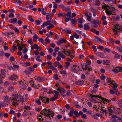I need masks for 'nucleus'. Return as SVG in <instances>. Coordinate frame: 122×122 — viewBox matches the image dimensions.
Returning <instances> with one entry per match:
<instances>
[{
  "mask_svg": "<svg viewBox=\"0 0 122 122\" xmlns=\"http://www.w3.org/2000/svg\"><path fill=\"white\" fill-rule=\"evenodd\" d=\"M4 97L5 102L9 103L11 101L12 102V104L15 106L18 105L20 102H23L24 101L23 97L18 95L17 92L12 93L11 98L9 99V97L7 96H6Z\"/></svg>",
  "mask_w": 122,
  "mask_h": 122,
  "instance_id": "obj_1",
  "label": "nucleus"
},
{
  "mask_svg": "<svg viewBox=\"0 0 122 122\" xmlns=\"http://www.w3.org/2000/svg\"><path fill=\"white\" fill-rule=\"evenodd\" d=\"M41 114L46 116V117L48 118H50L51 117H53L54 115V113L49 109H44L41 111Z\"/></svg>",
  "mask_w": 122,
  "mask_h": 122,
  "instance_id": "obj_2",
  "label": "nucleus"
},
{
  "mask_svg": "<svg viewBox=\"0 0 122 122\" xmlns=\"http://www.w3.org/2000/svg\"><path fill=\"white\" fill-rule=\"evenodd\" d=\"M102 8L106 11V13L108 15H112V12L113 11V7L112 6H109L105 4L102 6Z\"/></svg>",
  "mask_w": 122,
  "mask_h": 122,
  "instance_id": "obj_3",
  "label": "nucleus"
},
{
  "mask_svg": "<svg viewBox=\"0 0 122 122\" xmlns=\"http://www.w3.org/2000/svg\"><path fill=\"white\" fill-rule=\"evenodd\" d=\"M67 49V45H66V46H63L62 47L63 50L62 51L63 53L67 56H70L71 58L73 59L74 57L73 54L71 51L68 50L66 51Z\"/></svg>",
  "mask_w": 122,
  "mask_h": 122,
  "instance_id": "obj_4",
  "label": "nucleus"
},
{
  "mask_svg": "<svg viewBox=\"0 0 122 122\" xmlns=\"http://www.w3.org/2000/svg\"><path fill=\"white\" fill-rule=\"evenodd\" d=\"M90 97L89 99V100L93 102L97 103L98 101H97V99H98L97 98L99 99H101L102 97L98 95H92L91 94H90Z\"/></svg>",
  "mask_w": 122,
  "mask_h": 122,
  "instance_id": "obj_5",
  "label": "nucleus"
},
{
  "mask_svg": "<svg viewBox=\"0 0 122 122\" xmlns=\"http://www.w3.org/2000/svg\"><path fill=\"white\" fill-rule=\"evenodd\" d=\"M114 27L113 30L115 34L116 35L117 32L122 31V25L119 24H116L114 25Z\"/></svg>",
  "mask_w": 122,
  "mask_h": 122,
  "instance_id": "obj_6",
  "label": "nucleus"
},
{
  "mask_svg": "<svg viewBox=\"0 0 122 122\" xmlns=\"http://www.w3.org/2000/svg\"><path fill=\"white\" fill-rule=\"evenodd\" d=\"M71 70L72 71L77 74L79 73V71L81 70L79 66L76 65H74L71 66Z\"/></svg>",
  "mask_w": 122,
  "mask_h": 122,
  "instance_id": "obj_7",
  "label": "nucleus"
},
{
  "mask_svg": "<svg viewBox=\"0 0 122 122\" xmlns=\"http://www.w3.org/2000/svg\"><path fill=\"white\" fill-rule=\"evenodd\" d=\"M39 99L42 101L43 103H45V104H48L49 102V99L48 98L45 97L44 96L42 97L39 96Z\"/></svg>",
  "mask_w": 122,
  "mask_h": 122,
  "instance_id": "obj_8",
  "label": "nucleus"
},
{
  "mask_svg": "<svg viewBox=\"0 0 122 122\" xmlns=\"http://www.w3.org/2000/svg\"><path fill=\"white\" fill-rule=\"evenodd\" d=\"M81 66L82 69H83L84 70H85L86 71L87 70V71H89L92 70V69L91 67L89 68H88V67H89L90 66L89 65H85L84 66V65L81 64Z\"/></svg>",
  "mask_w": 122,
  "mask_h": 122,
  "instance_id": "obj_9",
  "label": "nucleus"
},
{
  "mask_svg": "<svg viewBox=\"0 0 122 122\" xmlns=\"http://www.w3.org/2000/svg\"><path fill=\"white\" fill-rule=\"evenodd\" d=\"M66 41V39L63 38L60 39V40L58 41L57 43V45H60L63 43H65Z\"/></svg>",
  "mask_w": 122,
  "mask_h": 122,
  "instance_id": "obj_10",
  "label": "nucleus"
},
{
  "mask_svg": "<svg viewBox=\"0 0 122 122\" xmlns=\"http://www.w3.org/2000/svg\"><path fill=\"white\" fill-rule=\"evenodd\" d=\"M35 78V80H37L38 81L40 82H42L44 81L46 79L45 78L43 77L39 76L37 77L36 78Z\"/></svg>",
  "mask_w": 122,
  "mask_h": 122,
  "instance_id": "obj_11",
  "label": "nucleus"
},
{
  "mask_svg": "<svg viewBox=\"0 0 122 122\" xmlns=\"http://www.w3.org/2000/svg\"><path fill=\"white\" fill-rule=\"evenodd\" d=\"M106 80L107 83H108V84L109 85L111 86H112L111 84H112L114 82L113 80L110 78H107Z\"/></svg>",
  "mask_w": 122,
  "mask_h": 122,
  "instance_id": "obj_12",
  "label": "nucleus"
},
{
  "mask_svg": "<svg viewBox=\"0 0 122 122\" xmlns=\"http://www.w3.org/2000/svg\"><path fill=\"white\" fill-rule=\"evenodd\" d=\"M17 20V19L16 18L10 19L9 20V22L12 24H15Z\"/></svg>",
  "mask_w": 122,
  "mask_h": 122,
  "instance_id": "obj_13",
  "label": "nucleus"
},
{
  "mask_svg": "<svg viewBox=\"0 0 122 122\" xmlns=\"http://www.w3.org/2000/svg\"><path fill=\"white\" fill-rule=\"evenodd\" d=\"M79 114L80 115H81L82 118L84 119H86L87 117L86 114L83 113V112L81 111L79 112Z\"/></svg>",
  "mask_w": 122,
  "mask_h": 122,
  "instance_id": "obj_14",
  "label": "nucleus"
},
{
  "mask_svg": "<svg viewBox=\"0 0 122 122\" xmlns=\"http://www.w3.org/2000/svg\"><path fill=\"white\" fill-rule=\"evenodd\" d=\"M57 89L61 93H64L66 92L65 89L62 88H58Z\"/></svg>",
  "mask_w": 122,
  "mask_h": 122,
  "instance_id": "obj_15",
  "label": "nucleus"
},
{
  "mask_svg": "<svg viewBox=\"0 0 122 122\" xmlns=\"http://www.w3.org/2000/svg\"><path fill=\"white\" fill-rule=\"evenodd\" d=\"M17 78V76L15 74L12 75L10 78V79L11 80H14Z\"/></svg>",
  "mask_w": 122,
  "mask_h": 122,
  "instance_id": "obj_16",
  "label": "nucleus"
},
{
  "mask_svg": "<svg viewBox=\"0 0 122 122\" xmlns=\"http://www.w3.org/2000/svg\"><path fill=\"white\" fill-rule=\"evenodd\" d=\"M60 73L64 76H67V73L66 70H63L60 71Z\"/></svg>",
  "mask_w": 122,
  "mask_h": 122,
  "instance_id": "obj_17",
  "label": "nucleus"
},
{
  "mask_svg": "<svg viewBox=\"0 0 122 122\" xmlns=\"http://www.w3.org/2000/svg\"><path fill=\"white\" fill-rule=\"evenodd\" d=\"M58 56L62 58V59H64L65 58V56L61 52H59L58 54Z\"/></svg>",
  "mask_w": 122,
  "mask_h": 122,
  "instance_id": "obj_18",
  "label": "nucleus"
},
{
  "mask_svg": "<svg viewBox=\"0 0 122 122\" xmlns=\"http://www.w3.org/2000/svg\"><path fill=\"white\" fill-rule=\"evenodd\" d=\"M112 85H113L112 88L114 90H116L117 87L118 86V84L116 83H115V82L113 83Z\"/></svg>",
  "mask_w": 122,
  "mask_h": 122,
  "instance_id": "obj_19",
  "label": "nucleus"
},
{
  "mask_svg": "<svg viewBox=\"0 0 122 122\" xmlns=\"http://www.w3.org/2000/svg\"><path fill=\"white\" fill-rule=\"evenodd\" d=\"M112 71L116 73H118L119 72V66L113 69L112 70Z\"/></svg>",
  "mask_w": 122,
  "mask_h": 122,
  "instance_id": "obj_20",
  "label": "nucleus"
},
{
  "mask_svg": "<svg viewBox=\"0 0 122 122\" xmlns=\"http://www.w3.org/2000/svg\"><path fill=\"white\" fill-rule=\"evenodd\" d=\"M39 38V37L38 36L35 34L33 36V39L34 41L36 42L37 41L36 39H38Z\"/></svg>",
  "mask_w": 122,
  "mask_h": 122,
  "instance_id": "obj_21",
  "label": "nucleus"
},
{
  "mask_svg": "<svg viewBox=\"0 0 122 122\" xmlns=\"http://www.w3.org/2000/svg\"><path fill=\"white\" fill-rule=\"evenodd\" d=\"M84 81H78L76 82V84L77 85H81L83 83Z\"/></svg>",
  "mask_w": 122,
  "mask_h": 122,
  "instance_id": "obj_22",
  "label": "nucleus"
},
{
  "mask_svg": "<svg viewBox=\"0 0 122 122\" xmlns=\"http://www.w3.org/2000/svg\"><path fill=\"white\" fill-rule=\"evenodd\" d=\"M97 56L101 57L103 58L104 57V55L103 54L100 52H98L97 53Z\"/></svg>",
  "mask_w": 122,
  "mask_h": 122,
  "instance_id": "obj_23",
  "label": "nucleus"
},
{
  "mask_svg": "<svg viewBox=\"0 0 122 122\" xmlns=\"http://www.w3.org/2000/svg\"><path fill=\"white\" fill-rule=\"evenodd\" d=\"M95 38L97 39L96 41L98 43L102 42L103 41V40L98 37L96 36Z\"/></svg>",
  "mask_w": 122,
  "mask_h": 122,
  "instance_id": "obj_24",
  "label": "nucleus"
},
{
  "mask_svg": "<svg viewBox=\"0 0 122 122\" xmlns=\"http://www.w3.org/2000/svg\"><path fill=\"white\" fill-rule=\"evenodd\" d=\"M19 83H20V86H21V87H23V86H24V82L22 80H21L20 81H18Z\"/></svg>",
  "mask_w": 122,
  "mask_h": 122,
  "instance_id": "obj_25",
  "label": "nucleus"
},
{
  "mask_svg": "<svg viewBox=\"0 0 122 122\" xmlns=\"http://www.w3.org/2000/svg\"><path fill=\"white\" fill-rule=\"evenodd\" d=\"M28 70L29 71L30 73L32 72H33L34 71V69L33 67L32 66H30L29 68L28 69Z\"/></svg>",
  "mask_w": 122,
  "mask_h": 122,
  "instance_id": "obj_26",
  "label": "nucleus"
},
{
  "mask_svg": "<svg viewBox=\"0 0 122 122\" xmlns=\"http://www.w3.org/2000/svg\"><path fill=\"white\" fill-rule=\"evenodd\" d=\"M84 26V29L85 30H88L90 28V27L89 26L86 24H85Z\"/></svg>",
  "mask_w": 122,
  "mask_h": 122,
  "instance_id": "obj_27",
  "label": "nucleus"
},
{
  "mask_svg": "<svg viewBox=\"0 0 122 122\" xmlns=\"http://www.w3.org/2000/svg\"><path fill=\"white\" fill-rule=\"evenodd\" d=\"M53 33L52 32L50 31L46 34V36L49 37H51V35H52Z\"/></svg>",
  "mask_w": 122,
  "mask_h": 122,
  "instance_id": "obj_28",
  "label": "nucleus"
},
{
  "mask_svg": "<svg viewBox=\"0 0 122 122\" xmlns=\"http://www.w3.org/2000/svg\"><path fill=\"white\" fill-rule=\"evenodd\" d=\"M102 63L103 64L107 65L109 63V61L108 60H103L102 61Z\"/></svg>",
  "mask_w": 122,
  "mask_h": 122,
  "instance_id": "obj_29",
  "label": "nucleus"
},
{
  "mask_svg": "<svg viewBox=\"0 0 122 122\" xmlns=\"http://www.w3.org/2000/svg\"><path fill=\"white\" fill-rule=\"evenodd\" d=\"M74 114L76 117H78L80 115L79 114V112H78L77 111H75L74 112Z\"/></svg>",
  "mask_w": 122,
  "mask_h": 122,
  "instance_id": "obj_30",
  "label": "nucleus"
},
{
  "mask_svg": "<svg viewBox=\"0 0 122 122\" xmlns=\"http://www.w3.org/2000/svg\"><path fill=\"white\" fill-rule=\"evenodd\" d=\"M91 116L92 117L95 119H97L98 117L96 115L94 114H92Z\"/></svg>",
  "mask_w": 122,
  "mask_h": 122,
  "instance_id": "obj_31",
  "label": "nucleus"
},
{
  "mask_svg": "<svg viewBox=\"0 0 122 122\" xmlns=\"http://www.w3.org/2000/svg\"><path fill=\"white\" fill-rule=\"evenodd\" d=\"M8 90L9 91H14V88L12 86H9L8 88Z\"/></svg>",
  "mask_w": 122,
  "mask_h": 122,
  "instance_id": "obj_32",
  "label": "nucleus"
},
{
  "mask_svg": "<svg viewBox=\"0 0 122 122\" xmlns=\"http://www.w3.org/2000/svg\"><path fill=\"white\" fill-rule=\"evenodd\" d=\"M64 31L67 34H71V31L69 29H66V30H65Z\"/></svg>",
  "mask_w": 122,
  "mask_h": 122,
  "instance_id": "obj_33",
  "label": "nucleus"
},
{
  "mask_svg": "<svg viewBox=\"0 0 122 122\" xmlns=\"http://www.w3.org/2000/svg\"><path fill=\"white\" fill-rule=\"evenodd\" d=\"M24 109L25 110H30V107L28 106H25L24 107Z\"/></svg>",
  "mask_w": 122,
  "mask_h": 122,
  "instance_id": "obj_34",
  "label": "nucleus"
},
{
  "mask_svg": "<svg viewBox=\"0 0 122 122\" xmlns=\"http://www.w3.org/2000/svg\"><path fill=\"white\" fill-rule=\"evenodd\" d=\"M32 39L30 38L27 41V42L31 45H32L33 44V42L32 41Z\"/></svg>",
  "mask_w": 122,
  "mask_h": 122,
  "instance_id": "obj_35",
  "label": "nucleus"
},
{
  "mask_svg": "<svg viewBox=\"0 0 122 122\" xmlns=\"http://www.w3.org/2000/svg\"><path fill=\"white\" fill-rule=\"evenodd\" d=\"M93 24H94L99 25L100 24V22L99 20H95L93 21Z\"/></svg>",
  "mask_w": 122,
  "mask_h": 122,
  "instance_id": "obj_36",
  "label": "nucleus"
},
{
  "mask_svg": "<svg viewBox=\"0 0 122 122\" xmlns=\"http://www.w3.org/2000/svg\"><path fill=\"white\" fill-rule=\"evenodd\" d=\"M40 56H38L36 58V59L37 61L40 62H41L42 61V60L40 59Z\"/></svg>",
  "mask_w": 122,
  "mask_h": 122,
  "instance_id": "obj_37",
  "label": "nucleus"
},
{
  "mask_svg": "<svg viewBox=\"0 0 122 122\" xmlns=\"http://www.w3.org/2000/svg\"><path fill=\"white\" fill-rule=\"evenodd\" d=\"M3 78H4L2 76L1 74H0V83L1 84L3 82L2 80Z\"/></svg>",
  "mask_w": 122,
  "mask_h": 122,
  "instance_id": "obj_38",
  "label": "nucleus"
},
{
  "mask_svg": "<svg viewBox=\"0 0 122 122\" xmlns=\"http://www.w3.org/2000/svg\"><path fill=\"white\" fill-rule=\"evenodd\" d=\"M73 36L76 39H78L79 37V35L76 33L73 35Z\"/></svg>",
  "mask_w": 122,
  "mask_h": 122,
  "instance_id": "obj_39",
  "label": "nucleus"
},
{
  "mask_svg": "<svg viewBox=\"0 0 122 122\" xmlns=\"http://www.w3.org/2000/svg\"><path fill=\"white\" fill-rule=\"evenodd\" d=\"M47 15H46V19L47 20L49 19V16H51L52 15L50 13H48Z\"/></svg>",
  "mask_w": 122,
  "mask_h": 122,
  "instance_id": "obj_40",
  "label": "nucleus"
},
{
  "mask_svg": "<svg viewBox=\"0 0 122 122\" xmlns=\"http://www.w3.org/2000/svg\"><path fill=\"white\" fill-rule=\"evenodd\" d=\"M116 49L118 51L122 53V48L116 47Z\"/></svg>",
  "mask_w": 122,
  "mask_h": 122,
  "instance_id": "obj_41",
  "label": "nucleus"
},
{
  "mask_svg": "<svg viewBox=\"0 0 122 122\" xmlns=\"http://www.w3.org/2000/svg\"><path fill=\"white\" fill-rule=\"evenodd\" d=\"M54 25L52 24H51L50 25L47 26V28L48 29L50 30L51 28L53 27Z\"/></svg>",
  "mask_w": 122,
  "mask_h": 122,
  "instance_id": "obj_42",
  "label": "nucleus"
},
{
  "mask_svg": "<svg viewBox=\"0 0 122 122\" xmlns=\"http://www.w3.org/2000/svg\"><path fill=\"white\" fill-rule=\"evenodd\" d=\"M45 41L46 43H49L50 42V41L49 39L47 37L46 38Z\"/></svg>",
  "mask_w": 122,
  "mask_h": 122,
  "instance_id": "obj_43",
  "label": "nucleus"
},
{
  "mask_svg": "<svg viewBox=\"0 0 122 122\" xmlns=\"http://www.w3.org/2000/svg\"><path fill=\"white\" fill-rule=\"evenodd\" d=\"M71 13L70 11L68 12L65 15L66 16L68 17H70L71 15Z\"/></svg>",
  "mask_w": 122,
  "mask_h": 122,
  "instance_id": "obj_44",
  "label": "nucleus"
},
{
  "mask_svg": "<svg viewBox=\"0 0 122 122\" xmlns=\"http://www.w3.org/2000/svg\"><path fill=\"white\" fill-rule=\"evenodd\" d=\"M115 94L117 96H119L120 94L119 93L118 91V89L116 90L115 91Z\"/></svg>",
  "mask_w": 122,
  "mask_h": 122,
  "instance_id": "obj_45",
  "label": "nucleus"
},
{
  "mask_svg": "<svg viewBox=\"0 0 122 122\" xmlns=\"http://www.w3.org/2000/svg\"><path fill=\"white\" fill-rule=\"evenodd\" d=\"M83 19L81 18H79L78 19V22L80 23L81 24L82 23Z\"/></svg>",
  "mask_w": 122,
  "mask_h": 122,
  "instance_id": "obj_46",
  "label": "nucleus"
},
{
  "mask_svg": "<svg viewBox=\"0 0 122 122\" xmlns=\"http://www.w3.org/2000/svg\"><path fill=\"white\" fill-rule=\"evenodd\" d=\"M39 117H38V119H39L40 121H43L44 120V119L42 117V115H40L39 116Z\"/></svg>",
  "mask_w": 122,
  "mask_h": 122,
  "instance_id": "obj_47",
  "label": "nucleus"
},
{
  "mask_svg": "<svg viewBox=\"0 0 122 122\" xmlns=\"http://www.w3.org/2000/svg\"><path fill=\"white\" fill-rule=\"evenodd\" d=\"M104 51H106L108 53H109L111 51L110 50L107 48H104Z\"/></svg>",
  "mask_w": 122,
  "mask_h": 122,
  "instance_id": "obj_48",
  "label": "nucleus"
},
{
  "mask_svg": "<svg viewBox=\"0 0 122 122\" xmlns=\"http://www.w3.org/2000/svg\"><path fill=\"white\" fill-rule=\"evenodd\" d=\"M66 94L68 96H69L71 95L70 91H67L66 92Z\"/></svg>",
  "mask_w": 122,
  "mask_h": 122,
  "instance_id": "obj_49",
  "label": "nucleus"
},
{
  "mask_svg": "<svg viewBox=\"0 0 122 122\" xmlns=\"http://www.w3.org/2000/svg\"><path fill=\"white\" fill-rule=\"evenodd\" d=\"M48 47H47V48L48 49V51L50 53L52 52L53 51V49L51 48H50L48 49Z\"/></svg>",
  "mask_w": 122,
  "mask_h": 122,
  "instance_id": "obj_50",
  "label": "nucleus"
},
{
  "mask_svg": "<svg viewBox=\"0 0 122 122\" xmlns=\"http://www.w3.org/2000/svg\"><path fill=\"white\" fill-rule=\"evenodd\" d=\"M59 64V63L58 61H56L54 63V66L56 67H57Z\"/></svg>",
  "mask_w": 122,
  "mask_h": 122,
  "instance_id": "obj_51",
  "label": "nucleus"
},
{
  "mask_svg": "<svg viewBox=\"0 0 122 122\" xmlns=\"http://www.w3.org/2000/svg\"><path fill=\"white\" fill-rule=\"evenodd\" d=\"M9 15V18H13L14 16V15L13 13H10Z\"/></svg>",
  "mask_w": 122,
  "mask_h": 122,
  "instance_id": "obj_52",
  "label": "nucleus"
},
{
  "mask_svg": "<svg viewBox=\"0 0 122 122\" xmlns=\"http://www.w3.org/2000/svg\"><path fill=\"white\" fill-rule=\"evenodd\" d=\"M65 107L67 109H69L70 107V105L69 104H67L66 105Z\"/></svg>",
  "mask_w": 122,
  "mask_h": 122,
  "instance_id": "obj_53",
  "label": "nucleus"
},
{
  "mask_svg": "<svg viewBox=\"0 0 122 122\" xmlns=\"http://www.w3.org/2000/svg\"><path fill=\"white\" fill-rule=\"evenodd\" d=\"M29 20L31 22H33L34 21V20L32 19V17L30 16H29Z\"/></svg>",
  "mask_w": 122,
  "mask_h": 122,
  "instance_id": "obj_54",
  "label": "nucleus"
},
{
  "mask_svg": "<svg viewBox=\"0 0 122 122\" xmlns=\"http://www.w3.org/2000/svg\"><path fill=\"white\" fill-rule=\"evenodd\" d=\"M68 114L70 116H72L73 115V112L72 111L70 110V112L68 113Z\"/></svg>",
  "mask_w": 122,
  "mask_h": 122,
  "instance_id": "obj_55",
  "label": "nucleus"
},
{
  "mask_svg": "<svg viewBox=\"0 0 122 122\" xmlns=\"http://www.w3.org/2000/svg\"><path fill=\"white\" fill-rule=\"evenodd\" d=\"M100 78L102 80H104L105 78V76L104 75L102 74L100 76Z\"/></svg>",
  "mask_w": 122,
  "mask_h": 122,
  "instance_id": "obj_56",
  "label": "nucleus"
},
{
  "mask_svg": "<svg viewBox=\"0 0 122 122\" xmlns=\"http://www.w3.org/2000/svg\"><path fill=\"white\" fill-rule=\"evenodd\" d=\"M115 92L112 89H110V93L111 94L113 95L115 94Z\"/></svg>",
  "mask_w": 122,
  "mask_h": 122,
  "instance_id": "obj_57",
  "label": "nucleus"
},
{
  "mask_svg": "<svg viewBox=\"0 0 122 122\" xmlns=\"http://www.w3.org/2000/svg\"><path fill=\"white\" fill-rule=\"evenodd\" d=\"M33 45L35 49L36 50H38L39 49V47L38 45L36 44H35Z\"/></svg>",
  "mask_w": 122,
  "mask_h": 122,
  "instance_id": "obj_58",
  "label": "nucleus"
},
{
  "mask_svg": "<svg viewBox=\"0 0 122 122\" xmlns=\"http://www.w3.org/2000/svg\"><path fill=\"white\" fill-rule=\"evenodd\" d=\"M1 74L3 75H4L5 74V69L3 70L2 69L1 70Z\"/></svg>",
  "mask_w": 122,
  "mask_h": 122,
  "instance_id": "obj_59",
  "label": "nucleus"
},
{
  "mask_svg": "<svg viewBox=\"0 0 122 122\" xmlns=\"http://www.w3.org/2000/svg\"><path fill=\"white\" fill-rule=\"evenodd\" d=\"M36 102L38 105H40L41 104V102L40 101V100H37L35 101Z\"/></svg>",
  "mask_w": 122,
  "mask_h": 122,
  "instance_id": "obj_60",
  "label": "nucleus"
},
{
  "mask_svg": "<svg viewBox=\"0 0 122 122\" xmlns=\"http://www.w3.org/2000/svg\"><path fill=\"white\" fill-rule=\"evenodd\" d=\"M46 59L47 60H51V56L50 55H48L46 56Z\"/></svg>",
  "mask_w": 122,
  "mask_h": 122,
  "instance_id": "obj_61",
  "label": "nucleus"
},
{
  "mask_svg": "<svg viewBox=\"0 0 122 122\" xmlns=\"http://www.w3.org/2000/svg\"><path fill=\"white\" fill-rule=\"evenodd\" d=\"M27 51V49L25 48L22 50V52L24 54H25L26 53Z\"/></svg>",
  "mask_w": 122,
  "mask_h": 122,
  "instance_id": "obj_62",
  "label": "nucleus"
},
{
  "mask_svg": "<svg viewBox=\"0 0 122 122\" xmlns=\"http://www.w3.org/2000/svg\"><path fill=\"white\" fill-rule=\"evenodd\" d=\"M14 30L15 31V32L17 33H19V31L18 29L16 27L14 28Z\"/></svg>",
  "mask_w": 122,
  "mask_h": 122,
  "instance_id": "obj_63",
  "label": "nucleus"
},
{
  "mask_svg": "<svg viewBox=\"0 0 122 122\" xmlns=\"http://www.w3.org/2000/svg\"><path fill=\"white\" fill-rule=\"evenodd\" d=\"M50 69L52 70H54L56 69V68L54 66L52 65L50 66Z\"/></svg>",
  "mask_w": 122,
  "mask_h": 122,
  "instance_id": "obj_64",
  "label": "nucleus"
}]
</instances>
